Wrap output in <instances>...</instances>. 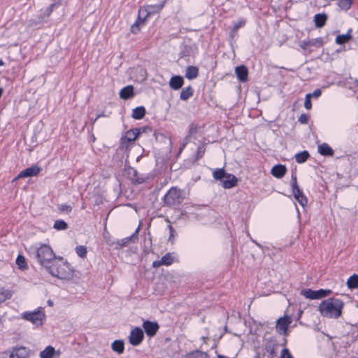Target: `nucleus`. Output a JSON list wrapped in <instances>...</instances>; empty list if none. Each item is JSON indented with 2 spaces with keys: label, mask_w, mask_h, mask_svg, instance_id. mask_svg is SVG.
I'll list each match as a JSON object with an SVG mask.
<instances>
[{
  "label": "nucleus",
  "mask_w": 358,
  "mask_h": 358,
  "mask_svg": "<svg viewBox=\"0 0 358 358\" xmlns=\"http://www.w3.org/2000/svg\"><path fill=\"white\" fill-rule=\"evenodd\" d=\"M343 306V300L331 297L323 300L320 303L318 310L324 317L337 319L341 316Z\"/></svg>",
  "instance_id": "1"
},
{
  "label": "nucleus",
  "mask_w": 358,
  "mask_h": 358,
  "mask_svg": "<svg viewBox=\"0 0 358 358\" xmlns=\"http://www.w3.org/2000/svg\"><path fill=\"white\" fill-rule=\"evenodd\" d=\"M46 271L52 276L59 279H69L73 275V271L70 268V264L64 262L62 257L57 258L54 263L47 266Z\"/></svg>",
  "instance_id": "2"
},
{
  "label": "nucleus",
  "mask_w": 358,
  "mask_h": 358,
  "mask_svg": "<svg viewBox=\"0 0 358 358\" xmlns=\"http://www.w3.org/2000/svg\"><path fill=\"white\" fill-rule=\"evenodd\" d=\"M36 257L38 263L45 269L57 258L51 247L46 244H41L39 248H36Z\"/></svg>",
  "instance_id": "3"
},
{
  "label": "nucleus",
  "mask_w": 358,
  "mask_h": 358,
  "mask_svg": "<svg viewBox=\"0 0 358 358\" xmlns=\"http://www.w3.org/2000/svg\"><path fill=\"white\" fill-rule=\"evenodd\" d=\"M184 190L177 187H171L163 197L164 206L173 207L180 205L185 199Z\"/></svg>",
  "instance_id": "4"
},
{
  "label": "nucleus",
  "mask_w": 358,
  "mask_h": 358,
  "mask_svg": "<svg viewBox=\"0 0 358 358\" xmlns=\"http://www.w3.org/2000/svg\"><path fill=\"white\" fill-rule=\"evenodd\" d=\"M166 0H164L159 4L148 6V10H145L146 12V14L144 17L141 16V13L143 12L144 10H143L141 8H140L138 10V17H137L136 22H134V24H132V26L131 27V31L134 34H138L140 31L141 26L145 24L147 17L149 16V15L151 13L159 12L164 8V6L166 3Z\"/></svg>",
  "instance_id": "5"
},
{
  "label": "nucleus",
  "mask_w": 358,
  "mask_h": 358,
  "mask_svg": "<svg viewBox=\"0 0 358 358\" xmlns=\"http://www.w3.org/2000/svg\"><path fill=\"white\" fill-rule=\"evenodd\" d=\"M332 293L331 289H320L313 290L311 289H304L301 291V295L309 299H320L328 296Z\"/></svg>",
  "instance_id": "6"
},
{
  "label": "nucleus",
  "mask_w": 358,
  "mask_h": 358,
  "mask_svg": "<svg viewBox=\"0 0 358 358\" xmlns=\"http://www.w3.org/2000/svg\"><path fill=\"white\" fill-rule=\"evenodd\" d=\"M45 313L40 310H35L33 312H24L22 314V319L31 322L36 327H39L43 324V320L45 319Z\"/></svg>",
  "instance_id": "7"
},
{
  "label": "nucleus",
  "mask_w": 358,
  "mask_h": 358,
  "mask_svg": "<svg viewBox=\"0 0 358 358\" xmlns=\"http://www.w3.org/2000/svg\"><path fill=\"white\" fill-rule=\"evenodd\" d=\"M139 136V130L137 128H132L124 133L120 138V148L127 147L128 143L134 141Z\"/></svg>",
  "instance_id": "8"
},
{
  "label": "nucleus",
  "mask_w": 358,
  "mask_h": 358,
  "mask_svg": "<svg viewBox=\"0 0 358 358\" xmlns=\"http://www.w3.org/2000/svg\"><path fill=\"white\" fill-rule=\"evenodd\" d=\"M144 338L143 331L140 327H135L131 331L129 342L133 346L140 345Z\"/></svg>",
  "instance_id": "9"
},
{
  "label": "nucleus",
  "mask_w": 358,
  "mask_h": 358,
  "mask_svg": "<svg viewBox=\"0 0 358 358\" xmlns=\"http://www.w3.org/2000/svg\"><path fill=\"white\" fill-rule=\"evenodd\" d=\"M125 172L130 176V179L133 184L140 185L145 182V179L143 176H140L136 169L132 168L129 164L126 163L124 165Z\"/></svg>",
  "instance_id": "10"
},
{
  "label": "nucleus",
  "mask_w": 358,
  "mask_h": 358,
  "mask_svg": "<svg viewBox=\"0 0 358 358\" xmlns=\"http://www.w3.org/2000/svg\"><path fill=\"white\" fill-rule=\"evenodd\" d=\"M291 322V317L288 315H284L278 319L275 325L277 332L280 334H286Z\"/></svg>",
  "instance_id": "11"
},
{
  "label": "nucleus",
  "mask_w": 358,
  "mask_h": 358,
  "mask_svg": "<svg viewBox=\"0 0 358 358\" xmlns=\"http://www.w3.org/2000/svg\"><path fill=\"white\" fill-rule=\"evenodd\" d=\"M142 327L146 335L150 338L155 336L159 329V325L157 322H152L150 320L143 321Z\"/></svg>",
  "instance_id": "12"
},
{
  "label": "nucleus",
  "mask_w": 358,
  "mask_h": 358,
  "mask_svg": "<svg viewBox=\"0 0 358 358\" xmlns=\"http://www.w3.org/2000/svg\"><path fill=\"white\" fill-rule=\"evenodd\" d=\"M41 171V168L40 166L38 165H33L20 171L17 177L14 179V180H18L20 178L36 176L40 173Z\"/></svg>",
  "instance_id": "13"
},
{
  "label": "nucleus",
  "mask_w": 358,
  "mask_h": 358,
  "mask_svg": "<svg viewBox=\"0 0 358 358\" xmlns=\"http://www.w3.org/2000/svg\"><path fill=\"white\" fill-rule=\"evenodd\" d=\"M138 229L139 228H137L136 231L130 236L118 240L117 241L116 243H113V244H116L115 249L118 250L124 247H127L131 243H134L136 239H137V234L138 232Z\"/></svg>",
  "instance_id": "14"
},
{
  "label": "nucleus",
  "mask_w": 358,
  "mask_h": 358,
  "mask_svg": "<svg viewBox=\"0 0 358 358\" xmlns=\"http://www.w3.org/2000/svg\"><path fill=\"white\" fill-rule=\"evenodd\" d=\"M174 262V257L170 252L166 253L164 255L160 260L154 261L152 263L153 268H159L162 265L170 266Z\"/></svg>",
  "instance_id": "15"
},
{
  "label": "nucleus",
  "mask_w": 358,
  "mask_h": 358,
  "mask_svg": "<svg viewBox=\"0 0 358 358\" xmlns=\"http://www.w3.org/2000/svg\"><path fill=\"white\" fill-rule=\"evenodd\" d=\"M29 350L26 347L15 348L10 354V358H28Z\"/></svg>",
  "instance_id": "16"
},
{
  "label": "nucleus",
  "mask_w": 358,
  "mask_h": 358,
  "mask_svg": "<svg viewBox=\"0 0 358 358\" xmlns=\"http://www.w3.org/2000/svg\"><path fill=\"white\" fill-rule=\"evenodd\" d=\"M184 84V78L181 76H173L169 82L170 88L173 90H180Z\"/></svg>",
  "instance_id": "17"
},
{
  "label": "nucleus",
  "mask_w": 358,
  "mask_h": 358,
  "mask_svg": "<svg viewBox=\"0 0 358 358\" xmlns=\"http://www.w3.org/2000/svg\"><path fill=\"white\" fill-rule=\"evenodd\" d=\"M235 73L239 81L245 83L248 80V70L244 65H240L236 67Z\"/></svg>",
  "instance_id": "18"
},
{
  "label": "nucleus",
  "mask_w": 358,
  "mask_h": 358,
  "mask_svg": "<svg viewBox=\"0 0 358 358\" xmlns=\"http://www.w3.org/2000/svg\"><path fill=\"white\" fill-rule=\"evenodd\" d=\"M287 169L285 165L276 164L271 170V173L277 178H282L287 173Z\"/></svg>",
  "instance_id": "19"
},
{
  "label": "nucleus",
  "mask_w": 358,
  "mask_h": 358,
  "mask_svg": "<svg viewBox=\"0 0 358 358\" xmlns=\"http://www.w3.org/2000/svg\"><path fill=\"white\" fill-rule=\"evenodd\" d=\"M237 178L231 173H229L222 182V187L225 189H231L237 185Z\"/></svg>",
  "instance_id": "20"
},
{
  "label": "nucleus",
  "mask_w": 358,
  "mask_h": 358,
  "mask_svg": "<svg viewBox=\"0 0 358 358\" xmlns=\"http://www.w3.org/2000/svg\"><path fill=\"white\" fill-rule=\"evenodd\" d=\"M120 97L124 100H127L134 96V87L132 85H128L123 87L120 92Z\"/></svg>",
  "instance_id": "21"
},
{
  "label": "nucleus",
  "mask_w": 358,
  "mask_h": 358,
  "mask_svg": "<svg viewBox=\"0 0 358 358\" xmlns=\"http://www.w3.org/2000/svg\"><path fill=\"white\" fill-rule=\"evenodd\" d=\"M292 193L295 199L300 203L301 206L304 207L307 205L308 199L303 192L300 189V188L292 190Z\"/></svg>",
  "instance_id": "22"
},
{
  "label": "nucleus",
  "mask_w": 358,
  "mask_h": 358,
  "mask_svg": "<svg viewBox=\"0 0 358 358\" xmlns=\"http://www.w3.org/2000/svg\"><path fill=\"white\" fill-rule=\"evenodd\" d=\"M328 19V16L326 13H317L314 16V23L315 26L317 28H321L324 27L327 22Z\"/></svg>",
  "instance_id": "23"
},
{
  "label": "nucleus",
  "mask_w": 358,
  "mask_h": 358,
  "mask_svg": "<svg viewBox=\"0 0 358 358\" xmlns=\"http://www.w3.org/2000/svg\"><path fill=\"white\" fill-rule=\"evenodd\" d=\"M318 152L325 157H332L334 154V150L326 143L318 146Z\"/></svg>",
  "instance_id": "24"
},
{
  "label": "nucleus",
  "mask_w": 358,
  "mask_h": 358,
  "mask_svg": "<svg viewBox=\"0 0 358 358\" xmlns=\"http://www.w3.org/2000/svg\"><path fill=\"white\" fill-rule=\"evenodd\" d=\"M199 76V69L195 66H188L185 71V77L189 80H193Z\"/></svg>",
  "instance_id": "25"
},
{
  "label": "nucleus",
  "mask_w": 358,
  "mask_h": 358,
  "mask_svg": "<svg viewBox=\"0 0 358 358\" xmlns=\"http://www.w3.org/2000/svg\"><path fill=\"white\" fill-rule=\"evenodd\" d=\"M146 114V110L144 106H138L133 109L131 117L135 120L143 119Z\"/></svg>",
  "instance_id": "26"
},
{
  "label": "nucleus",
  "mask_w": 358,
  "mask_h": 358,
  "mask_svg": "<svg viewBox=\"0 0 358 358\" xmlns=\"http://www.w3.org/2000/svg\"><path fill=\"white\" fill-rule=\"evenodd\" d=\"M352 29H350L345 34L338 35L336 38V43L339 45H343L350 41L352 38Z\"/></svg>",
  "instance_id": "27"
},
{
  "label": "nucleus",
  "mask_w": 358,
  "mask_h": 358,
  "mask_svg": "<svg viewBox=\"0 0 358 358\" xmlns=\"http://www.w3.org/2000/svg\"><path fill=\"white\" fill-rule=\"evenodd\" d=\"M194 94V90L192 86L189 85L188 87L183 88L180 94V99L182 101H187L190 97H192Z\"/></svg>",
  "instance_id": "28"
},
{
  "label": "nucleus",
  "mask_w": 358,
  "mask_h": 358,
  "mask_svg": "<svg viewBox=\"0 0 358 358\" xmlns=\"http://www.w3.org/2000/svg\"><path fill=\"white\" fill-rule=\"evenodd\" d=\"M228 174L223 168L217 169L213 172V178L220 182H222Z\"/></svg>",
  "instance_id": "29"
},
{
  "label": "nucleus",
  "mask_w": 358,
  "mask_h": 358,
  "mask_svg": "<svg viewBox=\"0 0 358 358\" xmlns=\"http://www.w3.org/2000/svg\"><path fill=\"white\" fill-rule=\"evenodd\" d=\"M112 350L118 354H122L124 350V343L122 340H115L111 345Z\"/></svg>",
  "instance_id": "30"
},
{
  "label": "nucleus",
  "mask_w": 358,
  "mask_h": 358,
  "mask_svg": "<svg viewBox=\"0 0 358 358\" xmlns=\"http://www.w3.org/2000/svg\"><path fill=\"white\" fill-rule=\"evenodd\" d=\"M295 160L299 164L304 163L310 157V154L307 150H303L295 155Z\"/></svg>",
  "instance_id": "31"
},
{
  "label": "nucleus",
  "mask_w": 358,
  "mask_h": 358,
  "mask_svg": "<svg viewBox=\"0 0 358 358\" xmlns=\"http://www.w3.org/2000/svg\"><path fill=\"white\" fill-rule=\"evenodd\" d=\"M347 286L350 289L358 288V275L353 274L347 280Z\"/></svg>",
  "instance_id": "32"
},
{
  "label": "nucleus",
  "mask_w": 358,
  "mask_h": 358,
  "mask_svg": "<svg viewBox=\"0 0 358 358\" xmlns=\"http://www.w3.org/2000/svg\"><path fill=\"white\" fill-rule=\"evenodd\" d=\"M15 262L19 269L24 271L28 268L25 257L22 255L19 254L17 255Z\"/></svg>",
  "instance_id": "33"
},
{
  "label": "nucleus",
  "mask_w": 358,
  "mask_h": 358,
  "mask_svg": "<svg viewBox=\"0 0 358 358\" xmlns=\"http://www.w3.org/2000/svg\"><path fill=\"white\" fill-rule=\"evenodd\" d=\"M13 293L10 290L5 289L4 287L0 288V304L8 299H11Z\"/></svg>",
  "instance_id": "34"
},
{
  "label": "nucleus",
  "mask_w": 358,
  "mask_h": 358,
  "mask_svg": "<svg viewBox=\"0 0 358 358\" xmlns=\"http://www.w3.org/2000/svg\"><path fill=\"white\" fill-rule=\"evenodd\" d=\"M55 352V348L50 345L47 346L40 353L41 358H52Z\"/></svg>",
  "instance_id": "35"
},
{
  "label": "nucleus",
  "mask_w": 358,
  "mask_h": 358,
  "mask_svg": "<svg viewBox=\"0 0 358 358\" xmlns=\"http://www.w3.org/2000/svg\"><path fill=\"white\" fill-rule=\"evenodd\" d=\"M187 358H209L208 353L201 351L196 350L187 355Z\"/></svg>",
  "instance_id": "36"
},
{
  "label": "nucleus",
  "mask_w": 358,
  "mask_h": 358,
  "mask_svg": "<svg viewBox=\"0 0 358 358\" xmlns=\"http://www.w3.org/2000/svg\"><path fill=\"white\" fill-rule=\"evenodd\" d=\"M205 152H206V144L205 143H203V144L200 145L199 146H198L196 154H195L194 162H196L198 160H199L200 159H201L203 157Z\"/></svg>",
  "instance_id": "37"
},
{
  "label": "nucleus",
  "mask_w": 358,
  "mask_h": 358,
  "mask_svg": "<svg viewBox=\"0 0 358 358\" xmlns=\"http://www.w3.org/2000/svg\"><path fill=\"white\" fill-rule=\"evenodd\" d=\"M352 3L353 0H338V6L339 8L345 11L350 8Z\"/></svg>",
  "instance_id": "38"
},
{
  "label": "nucleus",
  "mask_w": 358,
  "mask_h": 358,
  "mask_svg": "<svg viewBox=\"0 0 358 358\" xmlns=\"http://www.w3.org/2000/svg\"><path fill=\"white\" fill-rule=\"evenodd\" d=\"M53 227L58 231L66 230L68 229V224L63 220H57L55 222Z\"/></svg>",
  "instance_id": "39"
},
{
  "label": "nucleus",
  "mask_w": 358,
  "mask_h": 358,
  "mask_svg": "<svg viewBox=\"0 0 358 358\" xmlns=\"http://www.w3.org/2000/svg\"><path fill=\"white\" fill-rule=\"evenodd\" d=\"M308 41L310 47L314 46L316 48H321L324 44V41L322 37L312 38L308 40Z\"/></svg>",
  "instance_id": "40"
},
{
  "label": "nucleus",
  "mask_w": 358,
  "mask_h": 358,
  "mask_svg": "<svg viewBox=\"0 0 358 358\" xmlns=\"http://www.w3.org/2000/svg\"><path fill=\"white\" fill-rule=\"evenodd\" d=\"M48 17H45V13L44 12L40 15H38L37 18L36 19H33V20H31V25H36L37 24H40V23H43V22H47L48 20Z\"/></svg>",
  "instance_id": "41"
},
{
  "label": "nucleus",
  "mask_w": 358,
  "mask_h": 358,
  "mask_svg": "<svg viewBox=\"0 0 358 358\" xmlns=\"http://www.w3.org/2000/svg\"><path fill=\"white\" fill-rule=\"evenodd\" d=\"M76 252L78 257L84 258L87 255V248L84 245H79L76 248Z\"/></svg>",
  "instance_id": "42"
},
{
  "label": "nucleus",
  "mask_w": 358,
  "mask_h": 358,
  "mask_svg": "<svg viewBox=\"0 0 358 358\" xmlns=\"http://www.w3.org/2000/svg\"><path fill=\"white\" fill-rule=\"evenodd\" d=\"M246 22H247L246 19L241 18L237 22H235L232 27L233 32H237L240 28H241L245 25Z\"/></svg>",
  "instance_id": "43"
},
{
  "label": "nucleus",
  "mask_w": 358,
  "mask_h": 358,
  "mask_svg": "<svg viewBox=\"0 0 358 358\" xmlns=\"http://www.w3.org/2000/svg\"><path fill=\"white\" fill-rule=\"evenodd\" d=\"M304 107L307 110H310L312 108L311 96L310 94H307L305 97Z\"/></svg>",
  "instance_id": "44"
},
{
  "label": "nucleus",
  "mask_w": 358,
  "mask_h": 358,
  "mask_svg": "<svg viewBox=\"0 0 358 358\" xmlns=\"http://www.w3.org/2000/svg\"><path fill=\"white\" fill-rule=\"evenodd\" d=\"M60 212L70 213L72 210V206L68 204H62L58 206Z\"/></svg>",
  "instance_id": "45"
},
{
  "label": "nucleus",
  "mask_w": 358,
  "mask_h": 358,
  "mask_svg": "<svg viewBox=\"0 0 358 358\" xmlns=\"http://www.w3.org/2000/svg\"><path fill=\"white\" fill-rule=\"evenodd\" d=\"M280 358H294L292 354L290 353L288 348H285L282 350L280 354Z\"/></svg>",
  "instance_id": "46"
},
{
  "label": "nucleus",
  "mask_w": 358,
  "mask_h": 358,
  "mask_svg": "<svg viewBox=\"0 0 358 358\" xmlns=\"http://www.w3.org/2000/svg\"><path fill=\"white\" fill-rule=\"evenodd\" d=\"M291 183H292V190L296 189L299 188L298 183H297V178L295 173L292 174V179H291Z\"/></svg>",
  "instance_id": "47"
},
{
  "label": "nucleus",
  "mask_w": 358,
  "mask_h": 358,
  "mask_svg": "<svg viewBox=\"0 0 358 358\" xmlns=\"http://www.w3.org/2000/svg\"><path fill=\"white\" fill-rule=\"evenodd\" d=\"M168 229H169V232H170L169 241L173 242V240L174 238L175 234H176V231L171 224L168 225Z\"/></svg>",
  "instance_id": "48"
},
{
  "label": "nucleus",
  "mask_w": 358,
  "mask_h": 358,
  "mask_svg": "<svg viewBox=\"0 0 358 358\" xmlns=\"http://www.w3.org/2000/svg\"><path fill=\"white\" fill-rule=\"evenodd\" d=\"M56 6L55 3L50 4L44 11L45 17H49L50 14L52 13L53 8Z\"/></svg>",
  "instance_id": "49"
},
{
  "label": "nucleus",
  "mask_w": 358,
  "mask_h": 358,
  "mask_svg": "<svg viewBox=\"0 0 358 358\" xmlns=\"http://www.w3.org/2000/svg\"><path fill=\"white\" fill-rule=\"evenodd\" d=\"M137 129L139 130V135L142 133L152 132V127H150L149 126L141 127L137 128Z\"/></svg>",
  "instance_id": "50"
},
{
  "label": "nucleus",
  "mask_w": 358,
  "mask_h": 358,
  "mask_svg": "<svg viewBox=\"0 0 358 358\" xmlns=\"http://www.w3.org/2000/svg\"><path fill=\"white\" fill-rule=\"evenodd\" d=\"M298 120L301 124H307L308 122V116L306 114L303 113L299 116Z\"/></svg>",
  "instance_id": "51"
},
{
  "label": "nucleus",
  "mask_w": 358,
  "mask_h": 358,
  "mask_svg": "<svg viewBox=\"0 0 358 358\" xmlns=\"http://www.w3.org/2000/svg\"><path fill=\"white\" fill-rule=\"evenodd\" d=\"M300 47L305 50H309V51H311L310 50V44H309V41H303L301 42V45H300Z\"/></svg>",
  "instance_id": "52"
},
{
  "label": "nucleus",
  "mask_w": 358,
  "mask_h": 358,
  "mask_svg": "<svg viewBox=\"0 0 358 358\" xmlns=\"http://www.w3.org/2000/svg\"><path fill=\"white\" fill-rule=\"evenodd\" d=\"M310 95L311 96V98L312 97H314V98H318L319 96H321L322 94V91L320 89H317L315 90L313 93H309Z\"/></svg>",
  "instance_id": "53"
},
{
  "label": "nucleus",
  "mask_w": 358,
  "mask_h": 358,
  "mask_svg": "<svg viewBox=\"0 0 358 358\" xmlns=\"http://www.w3.org/2000/svg\"><path fill=\"white\" fill-rule=\"evenodd\" d=\"M266 350L271 355H274L275 353V348L274 346H266Z\"/></svg>",
  "instance_id": "54"
},
{
  "label": "nucleus",
  "mask_w": 358,
  "mask_h": 358,
  "mask_svg": "<svg viewBox=\"0 0 358 358\" xmlns=\"http://www.w3.org/2000/svg\"><path fill=\"white\" fill-rule=\"evenodd\" d=\"M236 33L237 32H233V28H231V31H230V38L231 39H233L235 37V36L236 35Z\"/></svg>",
  "instance_id": "55"
},
{
  "label": "nucleus",
  "mask_w": 358,
  "mask_h": 358,
  "mask_svg": "<svg viewBox=\"0 0 358 358\" xmlns=\"http://www.w3.org/2000/svg\"><path fill=\"white\" fill-rule=\"evenodd\" d=\"M101 117H106V115L104 114L103 112H102L101 114L96 115V119H99Z\"/></svg>",
  "instance_id": "56"
},
{
  "label": "nucleus",
  "mask_w": 358,
  "mask_h": 358,
  "mask_svg": "<svg viewBox=\"0 0 358 358\" xmlns=\"http://www.w3.org/2000/svg\"><path fill=\"white\" fill-rule=\"evenodd\" d=\"M97 120L98 119H96V117L94 120H92V124H94Z\"/></svg>",
  "instance_id": "57"
},
{
  "label": "nucleus",
  "mask_w": 358,
  "mask_h": 358,
  "mask_svg": "<svg viewBox=\"0 0 358 358\" xmlns=\"http://www.w3.org/2000/svg\"><path fill=\"white\" fill-rule=\"evenodd\" d=\"M4 65V62H3V60L1 59H0V66H3Z\"/></svg>",
  "instance_id": "58"
},
{
  "label": "nucleus",
  "mask_w": 358,
  "mask_h": 358,
  "mask_svg": "<svg viewBox=\"0 0 358 358\" xmlns=\"http://www.w3.org/2000/svg\"><path fill=\"white\" fill-rule=\"evenodd\" d=\"M252 242H253V243H255L257 245H258L259 247H261V245H260L259 243H257L256 242V241H255V240H252Z\"/></svg>",
  "instance_id": "59"
},
{
  "label": "nucleus",
  "mask_w": 358,
  "mask_h": 358,
  "mask_svg": "<svg viewBox=\"0 0 358 358\" xmlns=\"http://www.w3.org/2000/svg\"><path fill=\"white\" fill-rule=\"evenodd\" d=\"M355 83H356V86H358V80L357 79L355 80Z\"/></svg>",
  "instance_id": "60"
},
{
  "label": "nucleus",
  "mask_w": 358,
  "mask_h": 358,
  "mask_svg": "<svg viewBox=\"0 0 358 358\" xmlns=\"http://www.w3.org/2000/svg\"><path fill=\"white\" fill-rule=\"evenodd\" d=\"M193 133V129H190L189 130V134H192Z\"/></svg>",
  "instance_id": "61"
},
{
  "label": "nucleus",
  "mask_w": 358,
  "mask_h": 358,
  "mask_svg": "<svg viewBox=\"0 0 358 358\" xmlns=\"http://www.w3.org/2000/svg\"><path fill=\"white\" fill-rule=\"evenodd\" d=\"M185 145H182V148H180V151H179L180 152L182 151V150L183 149V148L185 147Z\"/></svg>",
  "instance_id": "62"
},
{
  "label": "nucleus",
  "mask_w": 358,
  "mask_h": 358,
  "mask_svg": "<svg viewBox=\"0 0 358 358\" xmlns=\"http://www.w3.org/2000/svg\"><path fill=\"white\" fill-rule=\"evenodd\" d=\"M357 297H358V291H357Z\"/></svg>",
  "instance_id": "63"
},
{
  "label": "nucleus",
  "mask_w": 358,
  "mask_h": 358,
  "mask_svg": "<svg viewBox=\"0 0 358 358\" xmlns=\"http://www.w3.org/2000/svg\"><path fill=\"white\" fill-rule=\"evenodd\" d=\"M271 358H273V357H271Z\"/></svg>",
  "instance_id": "64"
}]
</instances>
